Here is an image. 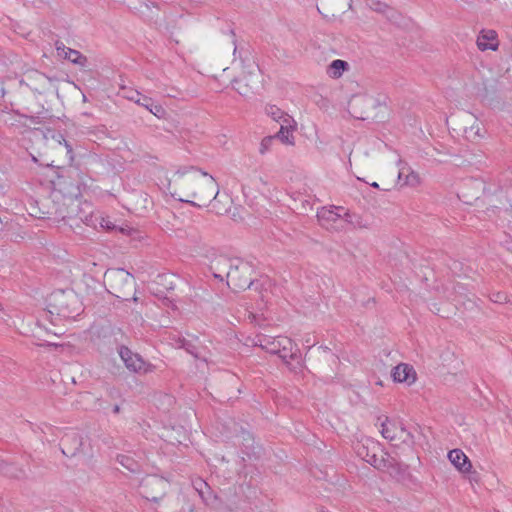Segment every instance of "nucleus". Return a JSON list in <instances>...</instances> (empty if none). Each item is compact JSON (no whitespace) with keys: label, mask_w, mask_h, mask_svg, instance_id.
Wrapping results in <instances>:
<instances>
[{"label":"nucleus","mask_w":512,"mask_h":512,"mask_svg":"<svg viewBox=\"0 0 512 512\" xmlns=\"http://www.w3.org/2000/svg\"><path fill=\"white\" fill-rule=\"evenodd\" d=\"M175 176L183 178L182 190L186 198L179 201L195 207L207 206L219 194L218 184L213 176L194 167L177 170Z\"/></svg>","instance_id":"f257e3e1"},{"label":"nucleus","mask_w":512,"mask_h":512,"mask_svg":"<svg viewBox=\"0 0 512 512\" xmlns=\"http://www.w3.org/2000/svg\"><path fill=\"white\" fill-rule=\"evenodd\" d=\"M82 310L78 296L71 290H59L49 297L48 313L65 319H74Z\"/></svg>","instance_id":"f03ea898"},{"label":"nucleus","mask_w":512,"mask_h":512,"mask_svg":"<svg viewBox=\"0 0 512 512\" xmlns=\"http://www.w3.org/2000/svg\"><path fill=\"white\" fill-rule=\"evenodd\" d=\"M239 269L247 271L248 267L246 264L236 265L234 261L226 257H221L211 265L213 276L221 281L224 277L227 278V283H233L238 288L250 287L252 282L248 279H241L238 277Z\"/></svg>","instance_id":"7ed1b4c3"},{"label":"nucleus","mask_w":512,"mask_h":512,"mask_svg":"<svg viewBox=\"0 0 512 512\" xmlns=\"http://www.w3.org/2000/svg\"><path fill=\"white\" fill-rule=\"evenodd\" d=\"M317 217L321 226L331 231H345L352 224V215L341 206L322 207Z\"/></svg>","instance_id":"20e7f679"},{"label":"nucleus","mask_w":512,"mask_h":512,"mask_svg":"<svg viewBox=\"0 0 512 512\" xmlns=\"http://www.w3.org/2000/svg\"><path fill=\"white\" fill-rule=\"evenodd\" d=\"M357 456L378 470L390 474L398 470V461L388 450H357Z\"/></svg>","instance_id":"39448f33"},{"label":"nucleus","mask_w":512,"mask_h":512,"mask_svg":"<svg viewBox=\"0 0 512 512\" xmlns=\"http://www.w3.org/2000/svg\"><path fill=\"white\" fill-rule=\"evenodd\" d=\"M169 486L165 478L147 475L140 482L139 493L149 501L158 502L166 494Z\"/></svg>","instance_id":"423d86ee"},{"label":"nucleus","mask_w":512,"mask_h":512,"mask_svg":"<svg viewBox=\"0 0 512 512\" xmlns=\"http://www.w3.org/2000/svg\"><path fill=\"white\" fill-rule=\"evenodd\" d=\"M264 347L270 353L278 354L285 362H287L288 358H294L297 350L293 341L286 336L267 339Z\"/></svg>","instance_id":"0eeeda50"},{"label":"nucleus","mask_w":512,"mask_h":512,"mask_svg":"<svg viewBox=\"0 0 512 512\" xmlns=\"http://www.w3.org/2000/svg\"><path fill=\"white\" fill-rule=\"evenodd\" d=\"M119 355L125 366L130 371L136 373H148L152 371V366L146 363L138 354L133 353L127 347H120Z\"/></svg>","instance_id":"6e6552de"},{"label":"nucleus","mask_w":512,"mask_h":512,"mask_svg":"<svg viewBox=\"0 0 512 512\" xmlns=\"http://www.w3.org/2000/svg\"><path fill=\"white\" fill-rule=\"evenodd\" d=\"M250 70L248 71V78L245 76L241 79L234 80V89L243 96H247L249 91L259 83L260 70L254 63L249 65Z\"/></svg>","instance_id":"1a4fd4ad"},{"label":"nucleus","mask_w":512,"mask_h":512,"mask_svg":"<svg viewBox=\"0 0 512 512\" xmlns=\"http://www.w3.org/2000/svg\"><path fill=\"white\" fill-rule=\"evenodd\" d=\"M498 34L493 29H482L478 33L476 45L480 51H496L499 47Z\"/></svg>","instance_id":"9d476101"},{"label":"nucleus","mask_w":512,"mask_h":512,"mask_svg":"<svg viewBox=\"0 0 512 512\" xmlns=\"http://www.w3.org/2000/svg\"><path fill=\"white\" fill-rule=\"evenodd\" d=\"M392 377L395 382L412 385L417 379V374L413 366L400 363L393 368Z\"/></svg>","instance_id":"9b49d317"},{"label":"nucleus","mask_w":512,"mask_h":512,"mask_svg":"<svg viewBox=\"0 0 512 512\" xmlns=\"http://www.w3.org/2000/svg\"><path fill=\"white\" fill-rule=\"evenodd\" d=\"M280 124V130L274 139H279L282 143L287 145H294V132L297 129V123L293 117H286Z\"/></svg>","instance_id":"f8f14e48"},{"label":"nucleus","mask_w":512,"mask_h":512,"mask_svg":"<svg viewBox=\"0 0 512 512\" xmlns=\"http://www.w3.org/2000/svg\"><path fill=\"white\" fill-rule=\"evenodd\" d=\"M450 462L461 472H469L472 464L463 450H448L447 454Z\"/></svg>","instance_id":"ddd939ff"},{"label":"nucleus","mask_w":512,"mask_h":512,"mask_svg":"<svg viewBox=\"0 0 512 512\" xmlns=\"http://www.w3.org/2000/svg\"><path fill=\"white\" fill-rule=\"evenodd\" d=\"M56 49L59 56L70 60L72 63L83 65L86 61V58L82 56L80 52L67 48L62 43L61 45L56 43Z\"/></svg>","instance_id":"4468645a"},{"label":"nucleus","mask_w":512,"mask_h":512,"mask_svg":"<svg viewBox=\"0 0 512 512\" xmlns=\"http://www.w3.org/2000/svg\"><path fill=\"white\" fill-rule=\"evenodd\" d=\"M106 277H108V279H110L111 281L115 282V284L122 283L129 286H132L134 284L133 276L124 269L108 271L106 273Z\"/></svg>","instance_id":"2eb2a0df"},{"label":"nucleus","mask_w":512,"mask_h":512,"mask_svg":"<svg viewBox=\"0 0 512 512\" xmlns=\"http://www.w3.org/2000/svg\"><path fill=\"white\" fill-rule=\"evenodd\" d=\"M131 452V450H128L125 454H119L117 461L128 471L136 473L140 471V464L130 455Z\"/></svg>","instance_id":"dca6fc26"},{"label":"nucleus","mask_w":512,"mask_h":512,"mask_svg":"<svg viewBox=\"0 0 512 512\" xmlns=\"http://www.w3.org/2000/svg\"><path fill=\"white\" fill-rule=\"evenodd\" d=\"M348 67H349V65L346 61L336 59V60H333L330 63V65L328 66L327 74L330 77L337 79L343 75L344 71H346L348 69Z\"/></svg>","instance_id":"f3484780"},{"label":"nucleus","mask_w":512,"mask_h":512,"mask_svg":"<svg viewBox=\"0 0 512 512\" xmlns=\"http://www.w3.org/2000/svg\"><path fill=\"white\" fill-rule=\"evenodd\" d=\"M265 111L270 118L278 123H281L282 120H285L286 117H291L289 114L285 113L275 105L266 106Z\"/></svg>","instance_id":"a211bd4d"},{"label":"nucleus","mask_w":512,"mask_h":512,"mask_svg":"<svg viewBox=\"0 0 512 512\" xmlns=\"http://www.w3.org/2000/svg\"><path fill=\"white\" fill-rule=\"evenodd\" d=\"M381 434L385 439L394 440L396 438V428L388 418L381 423Z\"/></svg>","instance_id":"6ab92c4d"},{"label":"nucleus","mask_w":512,"mask_h":512,"mask_svg":"<svg viewBox=\"0 0 512 512\" xmlns=\"http://www.w3.org/2000/svg\"><path fill=\"white\" fill-rule=\"evenodd\" d=\"M193 486H194L195 490L198 492L199 496L203 500H206L207 499L206 495L210 493L209 485L203 479L199 478L193 482Z\"/></svg>","instance_id":"aec40b11"},{"label":"nucleus","mask_w":512,"mask_h":512,"mask_svg":"<svg viewBox=\"0 0 512 512\" xmlns=\"http://www.w3.org/2000/svg\"><path fill=\"white\" fill-rule=\"evenodd\" d=\"M237 442L235 444L243 445L244 448H251L254 445V438L248 431H242L241 435H238Z\"/></svg>","instance_id":"412c9836"},{"label":"nucleus","mask_w":512,"mask_h":512,"mask_svg":"<svg viewBox=\"0 0 512 512\" xmlns=\"http://www.w3.org/2000/svg\"><path fill=\"white\" fill-rule=\"evenodd\" d=\"M148 111L159 119L164 118L166 115V111L163 106L155 102L151 105V107H148Z\"/></svg>","instance_id":"4be33fe9"},{"label":"nucleus","mask_w":512,"mask_h":512,"mask_svg":"<svg viewBox=\"0 0 512 512\" xmlns=\"http://www.w3.org/2000/svg\"><path fill=\"white\" fill-rule=\"evenodd\" d=\"M99 216L100 214L91 212L89 215L85 216V218L82 219V221L86 225L96 228L99 223Z\"/></svg>","instance_id":"5701e85b"},{"label":"nucleus","mask_w":512,"mask_h":512,"mask_svg":"<svg viewBox=\"0 0 512 512\" xmlns=\"http://www.w3.org/2000/svg\"><path fill=\"white\" fill-rule=\"evenodd\" d=\"M405 183L410 186L418 185L420 183L419 175L416 172L411 171L408 175H406Z\"/></svg>","instance_id":"b1692460"},{"label":"nucleus","mask_w":512,"mask_h":512,"mask_svg":"<svg viewBox=\"0 0 512 512\" xmlns=\"http://www.w3.org/2000/svg\"><path fill=\"white\" fill-rule=\"evenodd\" d=\"M141 93L137 90H127L124 92V97L134 103L139 102Z\"/></svg>","instance_id":"393cba45"},{"label":"nucleus","mask_w":512,"mask_h":512,"mask_svg":"<svg viewBox=\"0 0 512 512\" xmlns=\"http://www.w3.org/2000/svg\"><path fill=\"white\" fill-rule=\"evenodd\" d=\"M99 226L106 230H112L115 228L114 224L110 221L108 217H104L102 215L99 216Z\"/></svg>","instance_id":"a878e982"},{"label":"nucleus","mask_w":512,"mask_h":512,"mask_svg":"<svg viewBox=\"0 0 512 512\" xmlns=\"http://www.w3.org/2000/svg\"><path fill=\"white\" fill-rule=\"evenodd\" d=\"M274 140V137L273 136H269V137H265L262 141H261V144H260V153L261 154H264L266 151H268L271 143L273 142Z\"/></svg>","instance_id":"bb28decb"},{"label":"nucleus","mask_w":512,"mask_h":512,"mask_svg":"<svg viewBox=\"0 0 512 512\" xmlns=\"http://www.w3.org/2000/svg\"><path fill=\"white\" fill-rule=\"evenodd\" d=\"M153 103L154 101L151 97L141 94L140 100L136 104L148 110V107H151Z\"/></svg>","instance_id":"cd10ccee"},{"label":"nucleus","mask_w":512,"mask_h":512,"mask_svg":"<svg viewBox=\"0 0 512 512\" xmlns=\"http://www.w3.org/2000/svg\"><path fill=\"white\" fill-rule=\"evenodd\" d=\"M371 445H374V441L370 438H365L364 442H362L363 448H368Z\"/></svg>","instance_id":"c85d7f7f"},{"label":"nucleus","mask_w":512,"mask_h":512,"mask_svg":"<svg viewBox=\"0 0 512 512\" xmlns=\"http://www.w3.org/2000/svg\"><path fill=\"white\" fill-rule=\"evenodd\" d=\"M68 451L71 452V453L68 454L67 450L62 449L61 450V454L64 455V456H67V457H74V456H76V451L75 450H68Z\"/></svg>","instance_id":"c756f323"},{"label":"nucleus","mask_w":512,"mask_h":512,"mask_svg":"<svg viewBox=\"0 0 512 512\" xmlns=\"http://www.w3.org/2000/svg\"><path fill=\"white\" fill-rule=\"evenodd\" d=\"M62 140H63V143L67 149V153L68 154H71L72 153V147L71 145L61 136Z\"/></svg>","instance_id":"7c9ffc66"},{"label":"nucleus","mask_w":512,"mask_h":512,"mask_svg":"<svg viewBox=\"0 0 512 512\" xmlns=\"http://www.w3.org/2000/svg\"><path fill=\"white\" fill-rule=\"evenodd\" d=\"M69 438H70V436H69V435H66V436L62 439V444H63V445H68V444H69V442H68Z\"/></svg>","instance_id":"2f4dec72"},{"label":"nucleus","mask_w":512,"mask_h":512,"mask_svg":"<svg viewBox=\"0 0 512 512\" xmlns=\"http://www.w3.org/2000/svg\"><path fill=\"white\" fill-rule=\"evenodd\" d=\"M120 411V407L118 405H115L113 408L114 413H118Z\"/></svg>","instance_id":"473e14b6"},{"label":"nucleus","mask_w":512,"mask_h":512,"mask_svg":"<svg viewBox=\"0 0 512 512\" xmlns=\"http://www.w3.org/2000/svg\"><path fill=\"white\" fill-rule=\"evenodd\" d=\"M4 95H5V90H4V88L2 87V88L0 89V97H4Z\"/></svg>","instance_id":"72a5a7b5"},{"label":"nucleus","mask_w":512,"mask_h":512,"mask_svg":"<svg viewBox=\"0 0 512 512\" xmlns=\"http://www.w3.org/2000/svg\"><path fill=\"white\" fill-rule=\"evenodd\" d=\"M403 176H404V172H403V170H400L399 174H398L399 179H402Z\"/></svg>","instance_id":"f704fd0d"},{"label":"nucleus","mask_w":512,"mask_h":512,"mask_svg":"<svg viewBox=\"0 0 512 512\" xmlns=\"http://www.w3.org/2000/svg\"><path fill=\"white\" fill-rule=\"evenodd\" d=\"M79 445H80V446H84V445H85V442L83 441V439H82V438H79Z\"/></svg>","instance_id":"c9c22d12"},{"label":"nucleus","mask_w":512,"mask_h":512,"mask_svg":"<svg viewBox=\"0 0 512 512\" xmlns=\"http://www.w3.org/2000/svg\"><path fill=\"white\" fill-rule=\"evenodd\" d=\"M62 220H65L66 218H71V215H62Z\"/></svg>","instance_id":"e433bc0d"},{"label":"nucleus","mask_w":512,"mask_h":512,"mask_svg":"<svg viewBox=\"0 0 512 512\" xmlns=\"http://www.w3.org/2000/svg\"><path fill=\"white\" fill-rule=\"evenodd\" d=\"M306 343L308 344V348H311L314 344L310 343V340H307Z\"/></svg>","instance_id":"4c0bfd02"},{"label":"nucleus","mask_w":512,"mask_h":512,"mask_svg":"<svg viewBox=\"0 0 512 512\" xmlns=\"http://www.w3.org/2000/svg\"><path fill=\"white\" fill-rule=\"evenodd\" d=\"M371 185H372V187H374V188H378V184H377L376 182L372 183Z\"/></svg>","instance_id":"58836bf2"},{"label":"nucleus","mask_w":512,"mask_h":512,"mask_svg":"<svg viewBox=\"0 0 512 512\" xmlns=\"http://www.w3.org/2000/svg\"><path fill=\"white\" fill-rule=\"evenodd\" d=\"M116 296H117L118 298H124V294H123V295L117 294Z\"/></svg>","instance_id":"ea45409f"}]
</instances>
